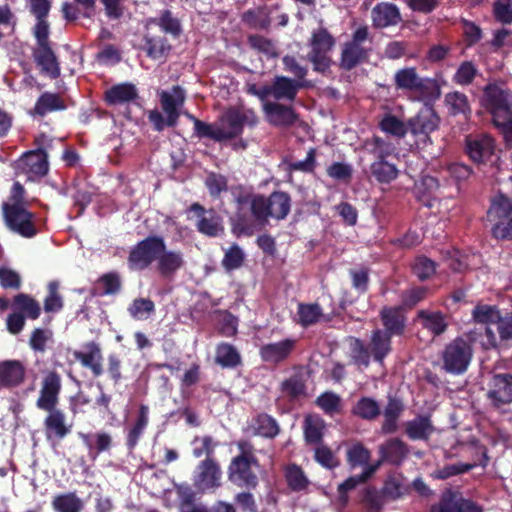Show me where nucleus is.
I'll return each mask as SVG.
<instances>
[{
    "label": "nucleus",
    "mask_w": 512,
    "mask_h": 512,
    "mask_svg": "<svg viewBox=\"0 0 512 512\" xmlns=\"http://www.w3.org/2000/svg\"><path fill=\"white\" fill-rule=\"evenodd\" d=\"M316 403L326 413L333 414L339 411L341 399L333 392H325L317 398Z\"/></svg>",
    "instance_id": "nucleus-63"
},
{
    "label": "nucleus",
    "mask_w": 512,
    "mask_h": 512,
    "mask_svg": "<svg viewBox=\"0 0 512 512\" xmlns=\"http://www.w3.org/2000/svg\"><path fill=\"white\" fill-rule=\"evenodd\" d=\"M26 369L19 360L0 362V387L14 388L21 385L25 379Z\"/></svg>",
    "instance_id": "nucleus-21"
},
{
    "label": "nucleus",
    "mask_w": 512,
    "mask_h": 512,
    "mask_svg": "<svg viewBox=\"0 0 512 512\" xmlns=\"http://www.w3.org/2000/svg\"><path fill=\"white\" fill-rule=\"evenodd\" d=\"M490 213L499 218L508 216L512 213V201L502 194L496 196L492 202Z\"/></svg>",
    "instance_id": "nucleus-64"
},
{
    "label": "nucleus",
    "mask_w": 512,
    "mask_h": 512,
    "mask_svg": "<svg viewBox=\"0 0 512 512\" xmlns=\"http://www.w3.org/2000/svg\"><path fill=\"white\" fill-rule=\"evenodd\" d=\"M185 265L184 255L179 250H169L163 243L162 252L158 254L155 269L159 276L171 280Z\"/></svg>",
    "instance_id": "nucleus-12"
},
{
    "label": "nucleus",
    "mask_w": 512,
    "mask_h": 512,
    "mask_svg": "<svg viewBox=\"0 0 512 512\" xmlns=\"http://www.w3.org/2000/svg\"><path fill=\"white\" fill-rule=\"evenodd\" d=\"M478 73L476 66L470 61H464L460 64L452 80L461 86L471 84Z\"/></svg>",
    "instance_id": "nucleus-47"
},
{
    "label": "nucleus",
    "mask_w": 512,
    "mask_h": 512,
    "mask_svg": "<svg viewBox=\"0 0 512 512\" xmlns=\"http://www.w3.org/2000/svg\"><path fill=\"white\" fill-rule=\"evenodd\" d=\"M64 109V100L60 95L51 92L42 93L37 99L33 110L30 112L33 116L44 117L48 113Z\"/></svg>",
    "instance_id": "nucleus-24"
},
{
    "label": "nucleus",
    "mask_w": 512,
    "mask_h": 512,
    "mask_svg": "<svg viewBox=\"0 0 512 512\" xmlns=\"http://www.w3.org/2000/svg\"><path fill=\"white\" fill-rule=\"evenodd\" d=\"M238 203L241 208L249 206L253 217L261 224L266 223L269 217L283 220L291 210V198L282 191H275L269 197L255 194L245 195L238 198Z\"/></svg>",
    "instance_id": "nucleus-1"
},
{
    "label": "nucleus",
    "mask_w": 512,
    "mask_h": 512,
    "mask_svg": "<svg viewBox=\"0 0 512 512\" xmlns=\"http://www.w3.org/2000/svg\"><path fill=\"white\" fill-rule=\"evenodd\" d=\"M473 467H474V464H465V463L449 464L440 469L435 470L432 473V477L435 479H447L451 476L465 473V472L471 470Z\"/></svg>",
    "instance_id": "nucleus-60"
},
{
    "label": "nucleus",
    "mask_w": 512,
    "mask_h": 512,
    "mask_svg": "<svg viewBox=\"0 0 512 512\" xmlns=\"http://www.w3.org/2000/svg\"><path fill=\"white\" fill-rule=\"evenodd\" d=\"M96 288L103 295L115 294L121 288L120 276L115 272L106 273L98 279Z\"/></svg>",
    "instance_id": "nucleus-49"
},
{
    "label": "nucleus",
    "mask_w": 512,
    "mask_h": 512,
    "mask_svg": "<svg viewBox=\"0 0 512 512\" xmlns=\"http://www.w3.org/2000/svg\"><path fill=\"white\" fill-rule=\"evenodd\" d=\"M296 340L286 338L278 342H271L261 346L259 354L261 359L269 364H278L287 360L296 347Z\"/></svg>",
    "instance_id": "nucleus-15"
},
{
    "label": "nucleus",
    "mask_w": 512,
    "mask_h": 512,
    "mask_svg": "<svg viewBox=\"0 0 512 512\" xmlns=\"http://www.w3.org/2000/svg\"><path fill=\"white\" fill-rule=\"evenodd\" d=\"M430 512H482V508L459 493L447 491Z\"/></svg>",
    "instance_id": "nucleus-14"
},
{
    "label": "nucleus",
    "mask_w": 512,
    "mask_h": 512,
    "mask_svg": "<svg viewBox=\"0 0 512 512\" xmlns=\"http://www.w3.org/2000/svg\"><path fill=\"white\" fill-rule=\"evenodd\" d=\"M394 84L398 90L415 93L418 100H436L441 95L437 80L421 77L415 67H404L394 74Z\"/></svg>",
    "instance_id": "nucleus-3"
},
{
    "label": "nucleus",
    "mask_w": 512,
    "mask_h": 512,
    "mask_svg": "<svg viewBox=\"0 0 512 512\" xmlns=\"http://www.w3.org/2000/svg\"><path fill=\"white\" fill-rule=\"evenodd\" d=\"M443 368L452 374H461L466 371L472 358L470 344L462 338H457L443 351Z\"/></svg>",
    "instance_id": "nucleus-8"
},
{
    "label": "nucleus",
    "mask_w": 512,
    "mask_h": 512,
    "mask_svg": "<svg viewBox=\"0 0 512 512\" xmlns=\"http://www.w3.org/2000/svg\"><path fill=\"white\" fill-rule=\"evenodd\" d=\"M311 52L308 59L313 63L316 71H325L331 63L328 53L334 46V39L328 31L322 27L312 33L310 39Z\"/></svg>",
    "instance_id": "nucleus-9"
},
{
    "label": "nucleus",
    "mask_w": 512,
    "mask_h": 512,
    "mask_svg": "<svg viewBox=\"0 0 512 512\" xmlns=\"http://www.w3.org/2000/svg\"><path fill=\"white\" fill-rule=\"evenodd\" d=\"M74 357L80 363L89 368L93 375L99 377L103 374V356L100 346L95 342H89L82 346L80 350L74 351Z\"/></svg>",
    "instance_id": "nucleus-19"
},
{
    "label": "nucleus",
    "mask_w": 512,
    "mask_h": 512,
    "mask_svg": "<svg viewBox=\"0 0 512 512\" xmlns=\"http://www.w3.org/2000/svg\"><path fill=\"white\" fill-rule=\"evenodd\" d=\"M371 175L379 183H390L398 176V169L386 160H375L370 166Z\"/></svg>",
    "instance_id": "nucleus-33"
},
{
    "label": "nucleus",
    "mask_w": 512,
    "mask_h": 512,
    "mask_svg": "<svg viewBox=\"0 0 512 512\" xmlns=\"http://www.w3.org/2000/svg\"><path fill=\"white\" fill-rule=\"evenodd\" d=\"M194 129L199 137H207L215 141L225 140L221 125L206 124L198 119H194Z\"/></svg>",
    "instance_id": "nucleus-53"
},
{
    "label": "nucleus",
    "mask_w": 512,
    "mask_h": 512,
    "mask_svg": "<svg viewBox=\"0 0 512 512\" xmlns=\"http://www.w3.org/2000/svg\"><path fill=\"white\" fill-rule=\"evenodd\" d=\"M351 358L357 365L367 367L370 362L369 352L359 339L353 338L350 341Z\"/></svg>",
    "instance_id": "nucleus-61"
},
{
    "label": "nucleus",
    "mask_w": 512,
    "mask_h": 512,
    "mask_svg": "<svg viewBox=\"0 0 512 512\" xmlns=\"http://www.w3.org/2000/svg\"><path fill=\"white\" fill-rule=\"evenodd\" d=\"M2 217L6 227L24 238H31L37 234L34 223V213L28 211L25 206L9 205L3 202Z\"/></svg>",
    "instance_id": "nucleus-4"
},
{
    "label": "nucleus",
    "mask_w": 512,
    "mask_h": 512,
    "mask_svg": "<svg viewBox=\"0 0 512 512\" xmlns=\"http://www.w3.org/2000/svg\"><path fill=\"white\" fill-rule=\"evenodd\" d=\"M409 490V485L402 474L391 473L384 485V493L392 499H397L405 495Z\"/></svg>",
    "instance_id": "nucleus-38"
},
{
    "label": "nucleus",
    "mask_w": 512,
    "mask_h": 512,
    "mask_svg": "<svg viewBox=\"0 0 512 512\" xmlns=\"http://www.w3.org/2000/svg\"><path fill=\"white\" fill-rule=\"evenodd\" d=\"M221 128L225 139L236 137L242 132L243 125L233 108L229 109L222 118Z\"/></svg>",
    "instance_id": "nucleus-46"
},
{
    "label": "nucleus",
    "mask_w": 512,
    "mask_h": 512,
    "mask_svg": "<svg viewBox=\"0 0 512 512\" xmlns=\"http://www.w3.org/2000/svg\"><path fill=\"white\" fill-rule=\"evenodd\" d=\"M193 455L196 458H200L203 455L206 458H213L212 455L214 453L215 448L217 447V443L213 440L211 436H202L195 437L193 442Z\"/></svg>",
    "instance_id": "nucleus-51"
},
{
    "label": "nucleus",
    "mask_w": 512,
    "mask_h": 512,
    "mask_svg": "<svg viewBox=\"0 0 512 512\" xmlns=\"http://www.w3.org/2000/svg\"><path fill=\"white\" fill-rule=\"evenodd\" d=\"M391 336L389 333L379 329L373 332L369 349L377 362L382 363L383 359L391 351Z\"/></svg>",
    "instance_id": "nucleus-29"
},
{
    "label": "nucleus",
    "mask_w": 512,
    "mask_h": 512,
    "mask_svg": "<svg viewBox=\"0 0 512 512\" xmlns=\"http://www.w3.org/2000/svg\"><path fill=\"white\" fill-rule=\"evenodd\" d=\"M432 430L433 427L426 417H418L406 424V433L413 440L427 438Z\"/></svg>",
    "instance_id": "nucleus-44"
},
{
    "label": "nucleus",
    "mask_w": 512,
    "mask_h": 512,
    "mask_svg": "<svg viewBox=\"0 0 512 512\" xmlns=\"http://www.w3.org/2000/svg\"><path fill=\"white\" fill-rule=\"evenodd\" d=\"M403 410V405L399 400L390 399L384 410V423L382 430L385 433H392L396 430L397 419Z\"/></svg>",
    "instance_id": "nucleus-43"
},
{
    "label": "nucleus",
    "mask_w": 512,
    "mask_h": 512,
    "mask_svg": "<svg viewBox=\"0 0 512 512\" xmlns=\"http://www.w3.org/2000/svg\"><path fill=\"white\" fill-rule=\"evenodd\" d=\"M282 393L291 398H299L305 394V385L298 376H292L281 384Z\"/></svg>",
    "instance_id": "nucleus-59"
},
{
    "label": "nucleus",
    "mask_w": 512,
    "mask_h": 512,
    "mask_svg": "<svg viewBox=\"0 0 512 512\" xmlns=\"http://www.w3.org/2000/svg\"><path fill=\"white\" fill-rule=\"evenodd\" d=\"M488 398L495 407L512 402V375L496 374L490 381Z\"/></svg>",
    "instance_id": "nucleus-16"
},
{
    "label": "nucleus",
    "mask_w": 512,
    "mask_h": 512,
    "mask_svg": "<svg viewBox=\"0 0 512 512\" xmlns=\"http://www.w3.org/2000/svg\"><path fill=\"white\" fill-rule=\"evenodd\" d=\"M32 55L41 73L53 79L60 75L59 63L50 44L36 46L33 49Z\"/></svg>",
    "instance_id": "nucleus-20"
},
{
    "label": "nucleus",
    "mask_w": 512,
    "mask_h": 512,
    "mask_svg": "<svg viewBox=\"0 0 512 512\" xmlns=\"http://www.w3.org/2000/svg\"><path fill=\"white\" fill-rule=\"evenodd\" d=\"M440 118L432 107L425 106L411 118L408 126L416 139V145L424 149L431 144L430 133L439 127Z\"/></svg>",
    "instance_id": "nucleus-7"
},
{
    "label": "nucleus",
    "mask_w": 512,
    "mask_h": 512,
    "mask_svg": "<svg viewBox=\"0 0 512 512\" xmlns=\"http://www.w3.org/2000/svg\"><path fill=\"white\" fill-rule=\"evenodd\" d=\"M379 411L377 402L371 398H362L353 409V412L356 415L364 419H372L376 417L379 414Z\"/></svg>",
    "instance_id": "nucleus-58"
},
{
    "label": "nucleus",
    "mask_w": 512,
    "mask_h": 512,
    "mask_svg": "<svg viewBox=\"0 0 512 512\" xmlns=\"http://www.w3.org/2000/svg\"><path fill=\"white\" fill-rule=\"evenodd\" d=\"M494 141L488 135L469 136L466 139V152L476 163H485L494 156Z\"/></svg>",
    "instance_id": "nucleus-17"
},
{
    "label": "nucleus",
    "mask_w": 512,
    "mask_h": 512,
    "mask_svg": "<svg viewBox=\"0 0 512 512\" xmlns=\"http://www.w3.org/2000/svg\"><path fill=\"white\" fill-rule=\"evenodd\" d=\"M13 167L16 177L33 182L48 172L47 154L42 149L28 151L15 161Z\"/></svg>",
    "instance_id": "nucleus-6"
},
{
    "label": "nucleus",
    "mask_w": 512,
    "mask_h": 512,
    "mask_svg": "<svg viewBox=\"0 0 512 512\" xmlns=\"http://www.w3.org/2000/svg\"><path fill=\"white\" fill-rule=\"evenodd\" d=\"M215 361L223 368H234L241 363V356L233 345L221 343L216 348Z\"/></svg>",
    "instance_id": "nucleus-32"
},
{
    "label": "nucleus",
    "mask_w": 512,
    "mask_h": 512,
    "mask_svg": "<svg viewBox=\"0 0 512 512\" xmlns=\"http://www.w3.org/2000/svg\"><path fill=\"white\" fill-rule=\"evenodd\" d=\"M263 111L267 121L274 126L288 127L297 120V116L292 108L279 103L265 102L263 104Z\"/></svg>",
    "instance_id": "nucleus-22"
},
{
    "label": "nucleus",
    "mask_w": 512,
    "mask_h": 512,
    "mask_svg": "<svg viewBox=\"0 0 512 512\" xmlns=\"http://www.w3.org/2000/svg\"><path fill=\"white\" fill-rule=\"evenodd\" d=\"M373 25L377 28L393 26L401 21L399 9L391 3H379L371 12Z\"/></svg>",
    "instance_id": "nucleus-23"
},
{
    "label": "nucleus",
    "mask_w": 512,
    "mask_h": 512,
    "mask_svg": "<svg viewBox=\"0 0 512 512\" xmlns=\"http://www.w3.org/2000/svg\"><path fill=\"white\" fill-rule=\"evenodd\" d=\"M370 452L362 444L357 443L347 451V461L352 468L368 465Z\"/></svg>",
    "instance_id": "nucleus-48"
},
{
    "label": "nucleus",
    "mask_w": 512,
    "mask_h": 512,
    "mask_svg": "<svg viewBox=\"0 0 512 512\" xmlns=\"http://www.w3.org/2000/svg\"><path fill=\"white\" fill-rule=\"evenodd\" d=\"M322 316V311L317 304H300L298 306L299 323L309 326L316 323Z\"/></svg>",
    "instance_id": "nucleus-50"
},
{
    "label": "nucleus",
    "mask_w": 512,
    "mask_h": 512,
    "mask_svg": "<svg viewBox=\"0 0 512 512\" xmlns=\"http://www.w3.org/2000/svg\"><path fill=\"white\" fill-rule=\"evenodd\" d=\"M253 434L266 438H274L279 433V425L276 420L267 414L258 415L251 423Z\"/></svg>",
    "instance_id": "nucleus-30"
},
{
    "label": "nucleus",
    "mask_w": 512,
    "mask_h": 512,
    "mask_svg": "<svg viewBox=\"0 0 512 512\" xmlns=\"http://www.w3.org/2000/svg\"><path fill=\"white\" fill-rule=\"evenodd\" d=\"M286 479L289 487L293 490H302L308 485V479L301 468L296 465H290L287 467Z\"/></svg>",
    "instance_id": "nucleus-57"
},
{
    "label": "nucleus",
    "mask_w": 512,
    "mask_h": 512,
    "mask_svg": "<svg viewBox=\"0 0 512 512\" xmlns=\"http://www.w3.org/2000/svg\"><path fill=\"white\" fill-rule=\"evenodd\" d=\"M13 306L30 319L35 320L40 316L39 303L28 294L20 293L14 296Z\"/></svg>",
    "instance_id": "nucleus-40"
},
{
    "label": "nucleus",
    "mask_w": 512,
    "mask_h": 512,
    "mask_svg": "<svg viewBox=\"0 0 512 512\" xmlns=\"http://www.w3.org/2000/svg\"><path fill=\"white\" fill-rule=\"evenodd\" d=\"M105 96L110 104H122L135 99L137 92L133 85L125 83L113 86L106 91Z\"/></svg>",
    "instance_id": "nucleus-35"
},
{
    "label": "nucleus",
    "mask_w": 512,
    "mask_h": 512,
    "mask_svg": "<svg viewBox=\"0 0 512 512\" xmlns=\"http://www.w3.org/2000/svg\"><path fill=\"white\" fill-rule=\"evenodd\" d=\"M258 467L257 458H251L250 460L233 458L228 467L229 480L239 487L255 488L258 484V478L254 470Z\"/></svg>",
    "instance_id": "nucleus-10"
},
{
    "label": "nucleus",
    "mask_w": 512,
    "mask_h": 512,
    "mask_svg": "<svg viewBox=\"0 0 512 512\" xmlns=\"http://www.w3.org/2000/svg\"><path fill=\"white\" fill-rule=\"evenodd\" d=\"M164 239L160 236H150L138 242L130 250L128 266L131 270L142 271L153 262L156 263L158 254L162 252Z\"/></svg>",
    "instance_id": "nucleus-5"
},
{
    "label": "nucleus",
    "mask_w": 512,
    "mask_h": 512,
    "mask_svg": "<svg viewBox=\"0 0 512 512\" xmlns=\"http://www.w3.org/2000/svg\"><path fill=\"white\" fill-rule=\"evenodd\" d=\"M61 378L56 372H49L43 379L40 396L36 405L44 411H53L58 403Z\"/></svg>",
    "instance_id": "nucleus-13"
},
{
    "label": "nucleus",
    "mask_w": 512,
    "mask_h": 512,
    "mask_svg": "<svg viewBox=\"0 0 512 512\" xmlns=\"http://www.w3.org/2000/svg\"><path fill=\"white\" fill-rule=\"evenodd\" d=\"M191 210L198 214H203L197 224L200 232L208 236H217L223 231L219 217H217L213 212L205 213L203 207L199 204H193L191 206Z\"/></svg>",
    "instance_id": "nucleus-27"
},
{
    "label": "nucleus",
    "mask_w": 512,
    "mask_h": 512,
    "mask_svg": "<svg viewBox=\"0 0 512 512\" xmlns=\"http://www.w3.org/2000/svg\"><path fill=\"white\" fill-rule=\"evenodd\" d=\"M127 311L135 320H146L155 312V304L148 298H136L129 305Z\"/></svg>",
    "instance_id": "nucleus-41"
},
{
    "label": "nucleus",
    "mask_w": 512,
    "mask_h": 512,
    "mask_svg": "<svg viewBox=\"0 0 512 512\" xmlns=\"http://www.w3.org/2000/svg\"><path fill=\"white\" fill-rule=\"evenodd\" d=\"M46 417V435L49 440L61 439L64 437V415L60 410L48 411Z\"/></svg>",
    "instance_id": "nucleus-39"
},
{
    "label": "nucleus",
    "mask_w": 512,
    "mask_h": 512,
    "mask_svg": "<svg viewBox=\"0 0 512 512\" xmlns=\"http://www.w3.org/2000/svg\"><path fill=\"white\" fill-rule=\"evenodd\" d=\"M149 422V407L145 404H141L139 407L138 417L130 429L127 437L128 445L133 448L137 444L139 438L143 434L145 428Z\"/></svg>",
    "instance_id": "nucleus-37"
},
{
    "label": "nucleus",
    "mask_w": 512,
    "mask_h": 512,
    "mask_svg": "<svg viewBox=\"0 0 512 512\" xmlns=\"http://www.w3.org/2000/svg\"><path fill=\"white\" fill-rule=\"evenodd\" d=\"M382 460L399 464L407 455L408 450L405 444L399 439H390L379 447Z\"/></svg>",
    "instance_id": "nucleus-31"
},
{
    "label": "nucleus",
    "mask_w": 512,
    "mask_h": 512,
    "mask_svg": "<svg viewBox=\"0 0 512 512\" xmlns=\"http://www.w3.org/2000/svg\"><path fill=\"white\" fill-rule=\"evenodd\" d=\"M325 429L324 421L318 416H307L305 419L304 433L309 443H319Z\"/></svg>",
    "instance_id": "nucleus-45"
},
{
    "label": "nucleus",
    "mask_w": 512,
    "mask_h": 512,
    "mask_svg": "<svg viewBox=\"0 0 512 512\" xmlns=\"http://www.w3.org/2000/svg\"><path fill=\"white\" fill-rule=\"evenodd\" d=\"M365 149L373 155L376 160H385L386 157L390 156L394 151L395 147L380 137H372L366 140Z\"/></svg>",
    "instance_id": "nucleus-42"
},
{
    "label": "nucleus",
    "mask_w": 512,
    "mask_h": 512,
    "mask_svg": "<svg viewBox=\"0 0 512 512\" xmlns=\"http://www.w3.org/2000/svg\"><path fill=\"white\" fill-rule=\"evenodd\" d=\"M417 319L421 326L434 336L442 334L447 328L444 315L438 311L420 310Z\"/></svg>",
    "instance_id": "nucleus-25"
},
{
    "label": "nucleus",
    "mask_w": 512,
    "mask_h": 512,
    "mask_svg": "<svg viewBox=\"0 0 512 512\" xmlns=\"http://www.w3.org/2000/svg\"><path fill=\"white\" fill-rule=\"evenodd\" d=\"M380 128L383 132L396 137H403L407 132L406 125L394 115H386L380 121Z\"/></svg>",
    "instance_id": "nucleus-55"
},
{
    "label": "nucleus",
    "mask_w": 512,
    "mask_h": 512,
    "mask_svg": "<svg viewBox=\"0 0 512 512\" xmlns=\"http://www.w3.org/2000/svg\"><path fill=\"white\" fill-rule=\"evenodd\" d=\"M473 318L480 324H493L500 320L499 311L489 305H479L473 310Z\"/></svg>",
    "instance_id": "nucleus-54"
},
{
    "label": "nucleus",
    "mask_w": 512,
    "mask_h": 512,
    "mask_svg": "<svg viewBox=\"0 0 512 512\" xmlns=\"http://www.w3.org/2000/svg\"><path fill=\"white\" fill-rule=\"evenodd\" d=\"M244 261V252L238 245H232L225 253L223 258V266L227 270L239 268Z\"/></svg>",
    "instance_id": "nucleus-62"
},
{
    "label": "nucleus",
    "mask_w": 512,
    "mask_h": 512,
    "mask_svg": "<svg viewBox=\"0 0 512 512\" xmlns=\"http://www.w3.org/2000/svg\"><path fill=\"white\" fill-rule=\"evenodd\" d=\"M367 51L365 46L354 42L347 43L342 51V66L346 69L353 68L367 57Z\"/></svg>",
    "instance_id": "nucleus-34"
},
{
    "label": "nucleus",
    "mask_w": 512,
    "mask_h": 512,
    "mask_svg": "<svg viewBox=\"0 0 512 512\" xmlns=\"http://www.w3.org/2000/svg\"><path fill=\"white\" fill-rule=\"evenodd\" d=\"M222 471L214 458H206L197 466L194 486L201 492L216 489L221 485Z\"/></svg>",
    "instance_id": "nucleus-11"
},
{
    "label": "nucleus",
    "mask_w": 512,
    "mask_h": 512,
    "mask_svg": "<svg viewBox=\"0 0 512 512\" xmlns=\"http://www.w3.org/2000/svg\"><path fill=\"white\" fill-rule=\"evenodd\" d=\"M303 85L299 81L284 76L275 77L272 83L273 97L277 100H294L297 91Z\"/></svg>",
    "instance_id": "nucleus-26"
},
{
    "label": "nucleus",
    "mask_w": 512,
    "mask_h": 512,
    "mask_svg": "<svg viewBox=\"0 0 512 512\" xmlns=\"http://www.w3.org/2000/svg\"><path fill=\"white\" fill-rule=\"evenodd\" d=\"M185 101V92L179 86H174L171 91L160 93V102L164 113L167 116V126H175L179 118V108Z\"/></svg>",
    "instance_id": "nucleus-18"
},
{
    "label": "nucleus",
    "mask_w": 512,
    "mask_h": 512,
    "mask_svg": "<svg viewBox=\"0 0 512 512\" xmlns=\"http://www.w3.org/2000/svg\"><path fill=\"white\" fill-rule=\"evenodd\" d=\"M83 439L89 449L96 450L97 453L108 450L112 442L111 436L105 432L83 435Z\"/></svg>",
    "instance_id": "nucleus-52"
},
{
    "label": "nucleus",
    "mask_w": 512,
    "mask_h": 512,
    "mask_svg": "<svg viewBox=\"0 0 512 512\" xmlns=\"http://www.w3.org/2000/svg\"><path fill=\"white\" fill-rule=\"evenodd\" d=\"M381 461L377 462L374 465H369L364 468V471L359 476H354L348 478L346 481L341 483L338 487L340 493L347 492L353 488H355L359 483L365 482L380 466Z\"/></svg>",
    "instance_id": "nucleus-56"
},
{
    "label": "nucleus",
    "mask_w": 512,
    "mask_h": 512,
    "mask_svg": "<svg viewBox=\"0 0 512 512\" xmlns=\"http://www.w3.org/2000/svg\"><path fill=\"white\" fill-rule=\"evenodd\" d=\"M381 319L387 333L399 335L405 327V319L400 308L385 307L381 311Z\"/></svg>",
    "instance_id": "nucleus-28"
},
{
    "label": "nucleus",
    "mask_w": 512,
    "mask_h": 512,
    "mask_svg": "<svg viewBox=\"0 0 512 512\" xmlns=\"http://www.w3.org/2000/svg\"><path fill=\"white\" fill-rule=\"evenodd\" d=\"M480 104L492 115L497 127L512 128V91L503 82L488 83L483 88Z\"/></svg>",
    "instance_id": "nucleus-2"
},
{
    "label": "nucleus",
    "mask_w": 512,
    "mask_h": 512,
    "mask_svg": "<svg viewBox=\"0 0 512 512\" xmlns=\"http://www.w3.org/2000/svg\"><path fill=\"white\" fill-rule=\"evenodd\" d=\"M445 104L452 115H469L471 113L470 104L467 96L459 91L447 93L445 95Z\"/></svg>",
    "instance_id": "nucleus-36"
}]
</instances>
